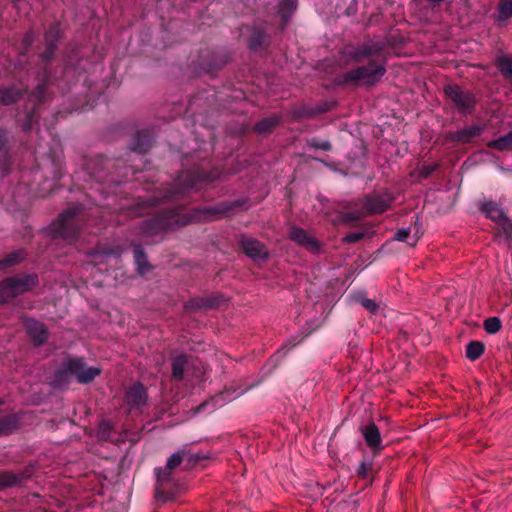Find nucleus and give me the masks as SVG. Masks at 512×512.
Returning a JSON list of instances; mask_svg holds the SVG:
<instances>
[{"instance_id":"1","label":"nucleus","mask_w":512,"mask_h":512,"mask_svg":"<svg viewBox=\"0 0 512 512\" xmlns=\"http://www.w3.org/2000/svg\"><path fill=\"white\" fill-rule=\"evenodd\" d=\"M246 203V198L222 201L214 206L194 208L188 212H184L187 202L175 203L170 207L164 208L156 215L143 220L139 225V231L143 237H153L168 230L185 226L191 222L219 219L229 215L237 208L243 207Z\"/></svg>"},{"instance_id":"2","label":"nucleus","mask_w":512,"mask_h":512,"mask_svg":"<svg viewBox=\"0 0 512 512\" xmlns=\"http://www.w3.org/2000/svg\"><path fill=\"white\" fill-rule=\"evenodd\" d=\"M388 46L387 41L368 40L348 50L347 60L358 65L339 74L337 84L353 87L376 85L387 72Z\"/></svg>"},{"instance_id":"3","label":"nucleus","mask_w":512,"mask_h":512,"mask_svg":"<svg viewBox=\"0 0 512 512\" xmlns=\"http://www.w3.org/2000/svg\"><path fill=\"white\" fill-rule=\"evenodd\" d=\"M218 168L207 169L205 163L194 166L192 169L181 171L175 181L165 187L162 197L150 195L145 198L138 197L131 204L123 207L128 217H140L149 214L151 209L162 201L178 202L192 189H200L203 185L214 182L220 177Z\"/></svg>"},{"instance_id":"4","label":"nucleus","mask_w":512,"mask_h":512,"mask_svg":"<svg viewBox=\"0 0 512 512\" xmlns=\"http://www.w3.org/2000/svg\"><path fill=\"white\" fill-rule=\"evenodd\" d=\"M62 36L63 33L59 22H53L44 32L45 49L38 54L37 60L38 73L41 74L42 79L28 96L29 102L33 103V108L26 113L25 120L21 124V129L26 133L30 132L38 123L39 106L50 101L52 98L49 90V85L53 78L50 64L55 58L58 43Z\"/></svg>"},{"instance_id":"5","label":"nucleus","mask_w":512,"mask_h":512,"mask_svg":"<svg viewBox=\"0 0 512 512\" xmlns=\"http://www.w3.org/2000/svg\"><path fill=\"white\" fill-rule=\"evenodd\" d=\"M83 172L89 180L108 185H119L128 178L130 172L135 173L132 167L121 160L103 155L88 159Z\"/></svg>"},{"instance_id":"6","label":"nucleus","mask_w":512,"mask_h":512,"mask_svg":"<svg viewBox=\"0 0 512 512\" xmlns=\"http://www.w3.org/2000/svg\"><path fill=\"white\" fill-rule=\"evenodd\" d=\"M99 367L88 366L80 357H69L54 371L50 385L54 389H66L75 377L79 384H88L101 374Z\"/></svg>"},{"instance_id":"7","label":"nucleus","mask_w":512,"mask_h":512,"mask_svg":"<svg viewBox=\"0 0 512 512\" xmlns=\"http://www.w3.org/2000/svg\"><path fill=\"white\" fill-rule=\"evenodd\" d=\"M82 210L81 205H74L64 210L51 226L52 237L63 239L68 243L75 242L83 224Z\"/></svg>"},{"instance_id":"8","label":"nucleus","mask_w":512,"mask_h":512,"mask_svg":"<svg viewBox=\"0 0 512 512\" xmlns=\"http://www.w3.org/2000/svg\"><path fill=\"white\" fill-rule=\"evenodd\" d=\"M39 284L36 273H21L0 281V305L33 290Z\"/></svg>"},{"instance_id":"9","label":"nucleus","mask_w":512,"mask_h":512,"mask_svg":"<svg viewBox=\"0 0 512 512\" xmlns=\"http://www.w3.org/2000/svg\"><path fill=\"white\" fill-rule=\"evenodd\" d=\"M443 92L452 108L460 115L468 116L475 113L477 97L473 91L460 85L448 84L444 86Z\"/></svg>"},{"instance_id":"10","label":"nucleus","mask_w":512,"mask_h":512,"mask_svg":"<svg viewBox=\"0 0 512 512\" xmlns=\"http://www.w3.org/2000/svg\"><path fill=\"white\" fill-rule=\"evenodd\" d=\"M395 195L388 189L367 194L363 199V208L368 214H381L395 201Z\"/></svg>"},{"instance_id":"11","label":"nucleus","mask_w":512,"mask_h":512,"mask_svg":"<svg viewBox=\"0 0 512 512\" xmlns=\"http://www.w3.org/2000/svg\"><path fill=\"white\" fill-rule=\"evenodd\" d=\"M229 61L224 52L205 50L198 58V67L205 73L213 74L222 69Z\"/></svg>"},{"instance_id":"12","label":"nucleus","mask_w":512,"mask_h":512,"mask_svg":"<svg viewBox=\"0 0 512 512\" xmlns=\"http://www.w3.org/2000/svg\"><path fill=\"white\" fill-rule=\"evenodd\" d=\"M124 401L130 412H142V409L148 405L146 387L141 382L132 384L125 392Z\"/></svg>"},{"instance_id":"13","label":"nucleus","mask_w":512,"mask_h":512,"mask_svg":"<svg viewBox=\"0 0 512 512\" xmlns=\"http://www.w3.org/2000/svg\"><path fill=\"white\" fill-rule=\"evenodd\" d=\"M172 375L171 379L174 382L184 381L189 378L191 369H196V361L185 354L175 356L171 362Z\"/></svg>"},{"instance_id":"14","label":"nucleus","mask_w":512,"mask_h":512,"mask_svg":"<svg viewBox=\"0 0 512 512\" xmlns=\"http://www.w3.org/2000/svg\"><path fill=\"white\" fill-rule=\"evenodd\" d=\"M239 244L243 252L254 261H266L269 258V251L259 240L241 235Z\"/></svg>"},{"instance_id":"15","label":"nucleus","mask_w":512,"mask_h":512,"mask_svg":"<svg viewBox=\"0 0 512 512\" xmlns=\"http://www.w3.org/2000/svg\"><path fill=\"white\" fill-rule=\"evenodd\" d=\"M11 138L8 130L0 128V170L4 175L9 174L13 166Z\"/></svg>"},{"instance_id":"16","label":"nucleus","mask_w":512,"mask_h":512,"mask_svg":"<svg viewBox=\"0 0 512 512\" xmlns=\"http://www.w3.org/2000/svg\"><path fill=\"white\" fill-rule=\"evenodd\" d=\"M361 434L365 440L366 445L374 455H379L384 449L382 437L379 428L374 422H369L367 425L360 427Z\"/></svg>"},{"instance_id":"17","label":"nucleus","mask_w":512,"mask_h":512,"mask_svg":"<svg viewBox=\"0 0 512 512\" xmlns=\"http://www.w3.org/2000/svg\"><path fill=\"white\" fill-rule=\"evenodd\" d=\"M289 238L313 254H317L320 251L321 246L319 241L298 226H292L290 228Z\"/></svg>"},{"instance_id":"18","label":"nucleus","mask_w":512,"mask_h":512,"mask_svg":"<svg viewBox=\"0 0 512 512\" xmlns=\"http://www.w3.org/2000/svg\"><path fill=\"white\" fill-rule=\"evenodd\" d=\"M224 298L222 295H211L205 297L192 298L184 304L187 312H196L200 310H208L218 308Z\"/></svg>"},{"instance_id":"19","label":"nucleus","mask_w":512,"mask_h":512,"mask_svg":"<svg viewBox=\"0 0 512 512\" xmlns=\"http://www.w3.org/2000/svg\"><path fill=\"white\" fill-rule=\"evenodd\" d=\"M241 392H237L236 390H225L223 392H220L214 396H212L209 400L203 402L199 406L196 407L195 413H201V412H207L212 413L214 410H208V407L216 408V407H222L229 401H232L233 399L240 396Z\"/></svg>"},{"instance_id":"20","label":"nucleus","mask_w":512,"mask_h":512,"mask_svg":"<svg viewBox=\"0 0 512 512\" xmlns=\"http://www.w3.org/2000/svg\"><path fill=\"white\" fill-rule=\"evenodd\" d=\"M485 126L474 124L472 126L459 129L455 132L449 133V140L458 144H469L478 138L484 131Z\"/></svg>"},{"instance_id":"21","label":"nucleus","mask_w":512,"mask_h":512,"mask_svg":"<svg viewBox=\"0 0 512 512\" xmlns=\"http://www.w3.org/2000/svg\"><path fill=\"white\" fill-rule=\"evenodd\" d=\"M248 48L253 52L265 50L270 45V36L262 26H253L247 40Z\"/></svg>"},{"instance_id":"22","label":"nucleus","mask_w":512,"mask_h":512,"mask_svg":"<svg viewBox=\"0 0 512 512\" xmlns=\"http://www.w3.org/2000/svg\"><path fill=\"white\" fill-rule=\"evenodd\" d=\"M154 142L155 137L151 130H139L132 138L131 150L138 154H146L152 148Z\"/></svg>"},{"instance_id":"23","label":"nucleus","mask_w":512,"mask_h":512,"mask_svg":"<svg viewBox=\"0 0 512 512\" xmlns=\"http://www.w3.org/2000/svg\"><path fill=\"white\" fill-rule=\"evenodd\" d=\"M25 328L28 336L36 346H40L47 341L49 332L43 323L35 319H26Z\"/></svg>"},{"instance_id":"24","label":"nucleus","mask_w":512,"mask_h":512,"mask_svg":"<svg viewBox=\"0 0 512 512\" xmlns=\"http://www.w3.org/2000/svg\"><path fill=\"white\" fill-rule=\"evenodd\" d=\"M171 471L172 470H166V466L164 468H155V473L157 476V483L155 486L156 497L158 499H162L163 501H167L172 497V495L168 492V485L172 480Z\"/></svg>"},{"instance_id":"25","label":"nucleus","mask_w":512,"mask_h":512,"mask_svg":"<svg viewBox=\"0 0 512 512\" xmlns=\"http://www.w3.org/2000/svg\"><path fill=\"white\" fill-rule=\"evenodd\" d=\"M26 93V88L20 85L0 87V106H9L20 100Z\"/></svg>"},{"instance_id":"26","label":"nucleus","mask_w":512,"mask_h":512,"mask_svg":"<svg viewBox=\"0 0 512 512\" xmlns=\"http://www.w3.org/2000/svg\"><path fill=\"white\" fill-rule=\"evenodd\" d=\"M478 209L486 218L490 219L494 223L507 216L501 205L492 200H480L478 202Z\"/></svg>"},{"instance_id":"27","label":"nucleus","mask_w":512,"mask_h":512,"mask_svg":"<svg viewBox=\"0 0 512 512\" xmlns=\"http://www.w3.org/2000/svg\"><path fill=\"white\" fill-rule=\"evenodd\" d=\"M28 478H30L28 469L18 474L10 471H0V490L21 485Z\"/></svg>"},{"instance_id":"28","label":"nucleus","mask_w":512,"mask_h":512,"mask_svg":"<svg viewBox=\"0 0 512 512\" xmlns=\"http://www.w3.org/2000/svg\"><path fill=\"white\" fill-rule=\"evenodd\" d=\"M494 230L498 241H504L507 244L512 242V220L508 216L495 222Z\"/></svg>"},{"instance_id":"29","label":"nucleus","mask_w":512,"mask_h":512,"mask_svg":"<svg viewBox=\"0 0 512 512\" xmlns=\"http://www.w3.org/2000/svg\"><path fill=\"white\" fill-rule=\"evenodd\" d=\"M281 120V116L273 114L255 123L253 130L259 135H268L281 124Z\"/></svg>"},{"instance_id":"30","label":"nucleus","mask_w":512,"mask_h":512,"mask_svg":"<svg viewBox=\"0 0 512 512\" xmlns=\"http://www.w3.org/2000/svg\"><path fill=\"white\" fill-rule=\"evenodd\" d=\"M297 1L298 0H280L279 6H278V15L281 18V29L282 30L285 29V27L289 23L291 15L296 10Z\"/></svg>"},{"instance_id":"31","label":"nucleus","mask_w":512,"mask_h":512,"mask_svg":"<svg viewBox=\"0 0 512 512\" xmlns=\"http://www.w3.org/2000/svg\"><path fill=\"white\" fill-rule=\"evenodd\" d=\"M133 256L137 266V272L139 274L144 275L152 269V266L149 264L146 253L141 245L135 244L133 246Z\"/></svg>"},{"instance_id":"32","label":"nucleus","mask_w":512,"mask_h":512,"mask_svg":"<svg viewBox=\"0 0 512 512\" xmlns=\"http://www.w3.org/2000/svg\"><path fill=\"white\" fill-rule=\"evenodd\" d=\"M485 352V344L481 341L472 340L467 343L465 356L470 361H476L479 359Z\"/></svg>"},{"instance_id":"33","label":"nucleus","mask_w":512,"mask_h":512,"mask_svg":"<svg viewBox=\"0 0 512 512\" xmlns=\"http://www.w3.org/2000/svg\"><path fill=\"white\" fill-rule=\"evenodd\" d=\"M25 251L23 249H19L11 252L6 257L0 260V270H5L12 266H15L21 263L25 259Z\"/></svg>"},{"instance_id":"34","label":"nucleus","mask_w":512,"mask_h":512,"mask_svg":"<svg viewBox=\"0 0 512 512\" xmlns=\"http://www.w3.org/2000/svg\"><path fill=\"white\" fill-rule=\"evenodd\" d=\"M25 251L23 249H19L11 252L6 257L0 260V270H5L12 266H15L21 263L25 259Z\"/></svg>"},{"instance_id":"35","label":"nucleus","mask_w":512,"mask_h":512,"mask_svg":"<svg viewBox=\"0 0 512 512\" xmlns=\"http://www.w3.org/2000/svg\"><path fill=\"white\" fill-rule=\"evenodd\" d=\"M496 66L505 79H512V59L506 55H499L496 58Z\"/></svg>"},{"instance_id":"36","label":"nucleus","mask_w":512,"mask_h":512,"mask_svg":"<svg viewBox=\"0 0 512 512\" xmlns=\"http://www.w3.org/2000/svg\"><path fill=\"white\" fill-rule=\"evenodd\" d=\"M487 146L499 151H504L512 147V130L506 135L499 137L498 139L491 140Z\"/></svg>"},{"instance_id":"37","label":"nucleus","mask_w":512,"mask_h":512,"mask_svg":"<svg viewBox=\"0 0 512 512\" xmlns=\"http://www.w3.org/2000/svg\"><path fill=\"white\" fill-rule=\"evenodd\" d=\"M410 233V227L401 228L395 233L394 239L400 242L407 241L410 246H414L420 238V235L418 234V231H416L413 236H410Z\"/></svg>"},{"instance_id":"38","label":"nucleus","mask_w":512,"mask_h":512,"mask_svg":"<svg viewBox=\"0 0 512 512\" xmlns=\"http://www.w3.org/2000/svg\"><path fill=\"white\" fill-rule=\"evenodd\" d=\"M19 418H0V435L11 434L18 427Z\"/></svg>"},{"instance_id":"39","label":"nucleus","mask_w":512,"mask_h":512,"mask_svg":"<svg viewBox=\"0 0 512 512\" xmlns=\"http://www.w3.org/2000/svg\"><path fill=\"white\" fill-rule=\"evenodd\" d=\"M499 20L505 21L512 17V0H500Z\"/></svg>"},{"instance_id":"40","label":"nucleus","mask_w":512,"mask_h":512,"mask_svg":"<svg viewBox=\"0 0 512 512\" xmlns=\"http://www.w3.org/2000/svg\"><path fill=\"white\" fill-rule=\"evenodd\" d=\"M112 423L109 418H102V421L99 424L98 435L101 439L109 440L111 439L112 433Z\"/></svg>"},{"instance_id":"41","label":"nucleus","mask_w":512,"mask_h":512,"mask_svg":"<svg viewBox=\"0 0 512 512\" xmlns=\"http://www.w3.org/2000/svg\"><path fill=\"white\" fill-rule=\"evenodd\" d=\"M502 322L498 317H489L484 321V329L489 334H496L500 331Z\"/></svg>"},{"instance_id":"42","label":"nucleus","mask_w":512,"mask_h":512,"mask_svg":"<svg viewBox=\"0 0 512 512\" xmlns=\"http://www.w3.org/2000/svg\"><path fill=\"white\" fill-rule=\"evenodd\" d=\"M304 337H301L300 339H297L295 337L289 339L286 343L282 345V347L277 351L275 356L277 357H284L286 354L291 351L293 348H295L297 345H299Z\"/></svg>"},{"instance_id":"43","label":"nucleus","mask_w":512,"mask_h":512,"mask_svg":"<svg viewBox=\"0 0 512 512\" xmlns=\"http://www.w3.org/2000/svg\"><path fill=\"white\" fill-rule=\"evenodd\" d=\"M307 146L313 149H319L323 151H331L332 144L328 140H321L319 138H311L307 140Z\"/></svg>"},{"instance_id":"44","label":"nucleus","mask_w":512,"mask_h":512,"mask_svg":"<svg viewBox=\"0 0 512 512\" xmlns=\"http://www.w3.org/2000/svg\"><path fill=\"white\" fill-rule=\"evenodd\" d=\"M294 116L298 117V118H308V119L317 117L313 105H302L297 110H295Z\"/></svg>"},{"instance_id":"45","label":"nucleus","mask_w":512,"mask_h":512,"mask_svg":"<svg viewBox=\"0 0 512 512\" xmlns=\"http://www.w3.org/2000/svg\"><path fill=\"white\" fill-rule=\"evenodd\" d=\"M98 252L104 256L119 257L122 253V249L118 245H102L98 248Z\"/></svg>"},{"instance_id":"46","label":"nucleus","mask_w":512,"mask_h":512,"mask_svg":"<svg viewBox=\"0 0 512 512\" xmlns=\"http://www.w3.org/2000/svg\"><path fill=\"white\" fill-rule=\"evenodd\" d=\"M316 115H321L333 110L337 106L336 101H321L320 103L313 105Z\"/></svg>"},{"instance_id":"47","label":"nucleus","mask_w":512,"mask_h":512,"mask_svg":"<svg viewBox=\"0 0 512 512\" xmlns=\"http://www.w3.org/2000/svg\"><path fill=\"white\" fill-rule=\"evenodd\" d=\"M51 163L53 166V178L60 180L64 175V170L60 158L56 157L54 154H51Z\"/></svg>"},{"instance_id":"48","label":"nucleus","mask_w":512,"mask_h":512,"mask_svg":"<svg viewBox=\"0 0 512 512\" xmlns=\"http://www.w3.org/2000/svg\"><path fill=\"white\" fill-rule=\"evenodd\" d=\"M182 461H185V455H183V452H176L172 454L167 460L166 470H173L178 467Z\"/></svg>"},{"instance_id":"49","label":"nucleus","mask_w":512,"mask_h":512,"mask_svg":"<svg viewBox=\"0 0 512 512\" xmlns=\"http://www.w3.org/2000/svg\"><path fill=\"white\" fill-rule=\"evenodd\" d=\"M438 168L437 164H423L419 169V175L421 178L430 177Z\"/></svg>"},{"instance_id":"50","label":"nucleus","mask_w":512,"mask_h":512,"mask_svg":"<svg viewBox=\"0 0 512 512\" xmlns=\"http://www.w3.org/2000/svg\"><path fill=\"white\" fill-rule=\"evenodd\" d=\"M371 471H372V463L363 461L360 463L359 467L357 468V475L360 478L365 479L369 476Z\"/></svg>"},{"instance_id":"51","label":"nucleus","mask_w":512,"mask_h":512,"mask_svg":"<svg viewBox=\"0 0 512 512\" xmlns=\"http://www.w3.org/2000/svg\"><path fill=\"white\" fill-rule=\"evenodd\" d=\"M361 305L371 313H376L379 309L378 304L375 300L369 298H362L360 300Z\"/></svg>"},{"instance_id":"52","label":"nucleus","mask_w":512,"mask_h":512,"mask_svg":"<svg viewBox=\"0 0 512 512\" xmlns=\"http://www.w3.org/2000/svg\"><path fill=\"white\" fill-rule=\"evenodd\" d=\"M183 455H185V461L192 465L198 463L200 460L206 459L205 455L199 453L191 454L183 452Z\"/></svg>"},{"instance_id":"53","label":"nucleus","mask_w":512,"mask_h":512,"mask_svg":"<svg viewBox=\"0 0 512 512\" xmlns=\"http://www.w3.org/2000/svg\"><path fill=\"white\" fill-rule=\"evenodd\" d=\"M364 237L363 233H348L344 238L343 241L346 243H356L362 240Z\"/></svg>"},{"instance_id":"54","label":"nucleus","mask_w":512,"mask_h":512,"mask_svg":"<svg viewBox=\"0 0 512 512\" xmlns=\"http://www.w3.org/2000/svg\"><path fill=\"white\" fill-rule=\"evenodd\" d=\"M202 375H203L202 369L196 362V369L190 370L189 377H195L197 379V381H202Z\"/></svg>"},{"instance_id":"55","label":"nucleus","mask_w":512,"mask_h":512,"mask_svg":"<svg viewBox=\"0 0 512 512\" xmlns=\"http://www.w3.org/2000/svg\"><path fill=\"white\" fill-rule=\"evenodd\" d=\"M74 61H78V59H74L73 57H69L68 59H66L65 65H64V74L65 75L68 74L70 69H72L74 67Z\"/></svg>"},{"instance_id":"56","label":"nucleus","mask_w":512,"mask_h":512,"mask_svg":"<svg viewBox=\"0 0 512 512\" xmlns=\"http://www.w3.org/2000/svg\"><path fill=\"white\" fill-rule=\"evenodd\" d=\"M360 218V215H358L356 212H349L345 215V220L347 221H358Z\"/></svg>"},{"instance_id":"57","label":"nucleus","mask_w":512,"mask_h":512,"mask_svg":"<svg viewBox=\"0 0 512 512\" xmlns=\"http://www.w3.org/2000/svg\"><path fill=\"white\" fill-rule=\"evenodd\" d=\"M24 44H25V47H29L32 45V42H33V36H32V33H27L24 37Z\"/></svg>"},{"instance_id":"58","label":"nucleus","mask_w":512,"mask_h":512,"mask_svg":"<svg viewBox=\"0 0 512 512\" xmlns=\"http://www.w3.org/2000/svg\"><path fill=\"white\" fill-rule=\"evenodd\" d=\"M15 67H16L17 69H21V70L25 69V67H24V65H23V63H22L21 58H20V59H18V61H17V62H16V64H15Z\"/></svg>"},{"instance_id":"59","label":"nucleus","mask_w":512,"mask_h":512,"mask_svg":"<svg viewBox=\"0 0 512 512\" xmlns=\"http://www.w3.org/2000/svg\"><path fill=\"white\" fill-rule=\"evenodd\" d=\"M427 1L430 2V3H433V4H441L445 0H427Z\"/></svg>"},{"instance_id":"60","label":"nucleus","mask_w":512,"mask_h":512,"mask_svg":"<svg viewBox=\"0 0 512 512\" xmlns=\"http://www.w3.org/2000/svg\"><path fill=\"white\" fill-rule=\"evenodd\" d=\"M3 405H4V402L2 400H0V414L3 413V408H2Z\"/></svg>"}]
</instances>
